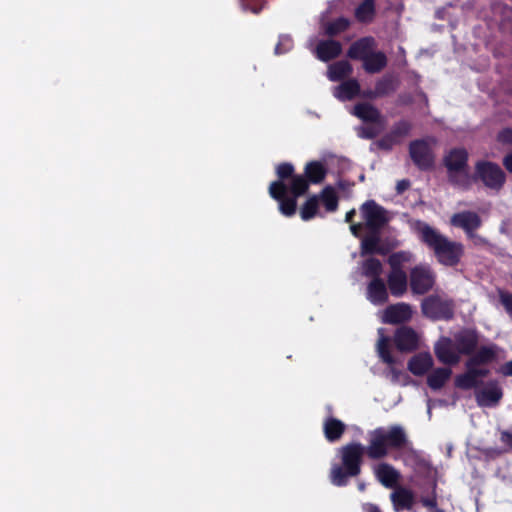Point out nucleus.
<instances>
[{
    "label": "nucleus",
    "mask_w": 512,
    "mask_h": 512,
    "mask_svg": "<svg viewBox=\"0 0 512 512\" xmlns=\"http://www.w3.org/2000/svg\"><path fill=\"white\" fill-rule=\"evenodd\" d=\"M415 231L420 241L433 251L438 263L447 267H455L464 255V245L448 239L437 229L424 221L418 220Z\"/></svg>",
    "instance_id": "obj_1"
},
{
    "label": "nucleus",
    "mask_w": 512,
    "mask_h": 512,
    "mask_svg": "<svg viewBox=\"0 0 512 512\" xmlns=\"http://www.w3.org/2000/svg\"><path fill=\"white\" fill-rule=\"evenodd\" d=\"M499 350L494 343L480 346L477 352L464 362L465 371L455 377V387L471 390L482 385V379L491 373L488 366L498 360Z\"/></svg>",
    "instance_id": "obj_2"
},
{
    "label": "nucleus",
    "mask_w": 512,
    "mask_h": 512,
    "mask_svg": "<svg viewBox=\"0 0 512 512\" xmlns=\"http://www.w3.org/2000/svg\"><path fill=\"white\" fill-rule=\"evenodd\" d=\"M364 456H367V446L361 442L352 441L337 449L340 462L332 464L329 480L336 487H345L350 479L358 477L362 472Z\"/></svg>",
    "instance_id": "obj_3"
},
{
    "label": "nucleus",
    "mask_w": 512,
    "mask_h": 512,
    "mask_svg": "<svg viewBox=\"0 0 512 512\" xmlns=\"http://www.w3.org/2000/svg\"><path fill=\"white\" fill-rule=\"evenodd\" d=\"M408 443L407 433L401 425L377 427L368 432L367 458L384 459L390 451L402 450Z\"/></svg>",
    "instance_id": "obj_4"
},
{
    "label": "nucleus",
    "mask_w": 512,
    "mask_h": 512,
    "mask_svg": "<svg viewBox=\"0 0 512 512\" xmlns=\"http://www.w3.org/2000/svg\"><path fill=\"white\" fill-rule=\"evenodd\" d=\"M421 312L432 321H450L454 318L455 304L452 299L433 294L422 300Z\"/></svg>",
    "instance_id": "obj_5"
},
{
    "label": "nucleus",
    "mask_w": 512,
    "mask_h": 512,
    "mask_svg": "<svg viewBox=\"0 0 512 512\" xmlns=\"http://www.w3.org/2000/svg\"><path fill=\"white\" fill-rule=\"evenodd\" d=\"M469 154L465 148H452L443 158V164L448 172V179L452 185H462L464 182L459 175L468 178Z\"/></svg>",
    "instance_id": "obj_6"
},
{
    "label": "nucleus",
    "mask_w": 512,
    "mask_h": 512,
    "mask_svg": "<svg viewBox=\"0 0 512 512\" xmlns=\"http://www.w3.org/2000/svg\"><path fill=\"white\" fill-rule=\"evenodd\" d=\"M474 179L491 190L500 191L506 182V174L497 163L479 160L475 164Z\"/></svg>",
    "instance_id": "obj_7"
},
{
    "label": "nucleus",
    "mask_w": 512,
    "mask_h": 512,
    "mask_svg": "<svg viewBox=\"0 0 512 512\" xmlns=\"http://www.w3.org/2000/svg\"><path fill=\"white\" fill-rule=\"evenodd\" d=\"M436 284V273L429 264L420 263L410 269L409 286L414 295H425Z\"/></svg>",
    "instance_id": "obj_8"
},
{
    "label": "nucleus",
    "mask_w": 512,
    "mask_h": 512,
    "mask_svg": "<svg viewBox=\"0 0 512 512\" xmlns=\"http://www.w3.org/2000/svg\"><path fill=\"white\" fill-rule=\"evenodd\" d=\"M409 156L414 165L422 171L433 169L435 155L427 139H416L409 143Z\"/></svg>",
    "instance_id": "obj_9"
},
{
    "label": "nucleus",
    "mask_w": 512,
    "mask_h": 512,
    "mask_svg": "<svg viewBox=\"0 0 512 512\" xmlns=\"http://www.w3.org/2000/svg\"><path fill=\"white\" fill-rule=\"evenodd\" d=\"M361 214L365 220V226L369 231H381L389 222L387 211L374 200H367L362 204Z\"/></svg>",
    "instance_id": "obj_10"
},
{
    "label": "nucleus",
    "mask_w": 512,
    "mask_h": 512,
    "mask_svg": "<svg viewBox=\"0 0 512 512\" xmlns=\"http://www.w3.org/2000/svg\"><path fill=\"white\" fill-rule=\"evenodd\" d=\"M288 186L281 181H273L269 185V195L279 203L280 212L287 217L295 214L297 209V197H287Z\"/></svg>",
    "instance_id": "obj_11"
},
{
    "label": "nucleus",
    "mask_w": 512,
    "mask_h": 512,
    "mask_svg": "<svg viewBox=\"0 0 512 512\" xmlns=\"http://www.w3.org/2000/svg\"><path fill=\"white\" fill-rule=\"evenodd\" d=\"M480 333L474 328H464L454 334L453 341L455 350L459 355L471 357L480 348Z\"/></svg>",
    "instance_id": "obj_12"
},
{
    "label": "nucleus",
    "mask_w": 512,
    "mask_h": 512,
    "mask_svg": "<svg viewBox=\"0 0 512 512\" xmlns=\"http://www.w3.org/2000/svg\"><path fill=\"white\" fill-rule=\"evenodd\" d=\"M413 316L412 306L405 302L388 305L382 316V322L386 324H403L411 320Z\"/></svg>",
    "instance_id": "obj_13"
},
{
    "label": "nucleus",
    "mask_w": 512,
    "mask_h": 512,
    "mask_svg": "<svg viewBox=\"0 0 512 512\" xmlns=\"http://www.w3.org/2000/svg\"><path fill=\"white\" fill-rule=\"evenodd\" d=\"M451 224L462 228L469 238L476 237L475 231L482 225L481 217L473 211H463L455 213L451 217Z\"/></svg>",
    "instance_id": "obj_14"
},
{
    "label": "nucleus",
    "mask_w": 512,
    "mask_h": 512,
    "mask_svg": "<svg viewBox=\"0 0 512 512\" xmlns=\"http://www.w3.org/2000/svg\"><path fill=\"white\" fill-rule=\"evenodd\" d=\"M352 114L367 124H379L386 126V119L380 110L368 102L357 103L353 107Z\"/></svg>",
    "instance_id": "obj_15"
},
{
    "label": "nucleus",
    "mask_w": 512,
    "mask_h": 512,
    "mask_svg": "<svg viewBox=\"0 0 512 512\" xmlns=\"http://www.w3.org/2000/svg\"><path fill=\"white\" fill-rule=\"evenodd\" d=\"M394 343L401 352H413L418 348V335L413 328L402 326L395 332Z\"/></svg>",
    "instance_id": "obj_16"
},
{
    "label": "nucleus",
    "mask_w": 512,
    "mask_h": 512,
    "mask_svg": "<svg viewBox=\"0 0 512 512\" xmlns=\"http://www.w3.org/2000/svg\"><path fill=\"white\" fill-rule=\"evenodd\" d=\"M377 43L374 37L365 36L354 41L347 50V57L362 62L373 52Z\"/></svg>",
    "instance_id": "obj_17"
},
{
    "label": "nucleus",
    "mask_w": 512,
    "mask_h": 512,
    "mask_svg": "<svg viewBox=\"0 0 512 512\" xmlns=\"http://www.w3.org/2000/svg\"><path fill=\"white\" fill-rule=\"evenodd\" d=\"M437 359L445 365H456L460 361V355L455 350L454 341L450 338H442L434 348Z\"/></svg>",
    "instance_id": "obj_18"
},
{
    "label": "nucleus",
    "mask_w": 512,
    "mask_h": 512,
    "mask_svg": "<svg viewBox=\"0 0 512 512\" xmlns=\"http://www.w3.org/2000/svg\"><path fill=\"white\" fill-rule=\"evenodd\" d=\"M341 53L342 44L334 39L320 40L314 49L316 58L322 62L334 60L339 57Z\"/></svg>",
    "instance_id": "obj_19"
},
{
    "label": "nucleus",
    "mask_w": 512,
    "mask_h": 512,
    "mask_svg": "<svg viewBox=\"0 0 512 512\" xmlns=\"http://www.w3.org/2000/svg\"><path fill=\"white\" fill-rule=\"evenodd\" d=\"M502 397V388L496 381L489 382L485 388L476 393V401L481 407L496 406Z\"/></svg>",
    "instance_id": "obj_20"
},
{
    "label": "nucleus",
    "mask_w": 512,
    "mask_h": 512,
    "mask_svg": "<svg viewBox=\"0 0 512 512\" xmlns=\"http://www.w3.org/2000/svg\"><path fill=\"white\" fill-rule=\"evenodd\" d=\"M374 475L385 488H395L401 478L400 472L386 462H381L375 466Z\"/></svg>",
    "instance_id": "obj_21"
},
{
    "label": "nucleus",
    "mask_w": 512,
    "mask_h": 512,
    "mask_svg": "<svg viewBox=\"0 0 512 512\" xmlns=\"http://www.w3.org/2000/svg\"><path fill=\"white\" fill-rule=\"evenodd\" d=\"M366 295L374 305H383L389 300L388 288L382 278L372 279L368 283Z\"/></svg>",
    "instance_id": "obj_22"
},
{
    "label": "nucleus",
    "mask_w": 512,
    "mask_h": 512,
    "mask_svg": "<svg viewBox=\"0 0 512 512\" xmlns=\"http://www.w3.org/2000/svg\"><path fill=\"white\" fill-rule=\"evenodd\" d=\"M408 283L406 272L390 271L387 275V286L394 297H402L407 292Z\"/></svg>",
    "instance_id": "obj_23"
},
{
    "label": "nucleus",
    "mask_w": 512,
    "mask_h": 512,
    "mask_svg": "<svg viewBox=\"0 0 512 512\" xmlns=\"http://www.w3.org/2000/svg\"><path fill=\"white\" fill-rule=\"evenodd\" d=\"M346 431V425L335 417H327L323 422V432L330 443L339 441Z\"/></svg>",
    "instance_id": "obj_24"
},
{
    "label": "nucleus",
    "mask_w": 512,
    "mask_h": 512,
    "mask_svg": "<svg viewBox=\"0 0 512 512\" xmlns=\"http://www.w3.org/2000/svg\"><path fill=\"white\" fill-rule=\"evenodd\" d=\"M360 92L359 82L356 79H348L334 89L333 95L340 101H350L359 96Z\"/></svg>",
    "instance_id": "obj_25"
},
{
    "label": "nucleus",
    "mask_w": 512,
    "mask_h": 512,
    "mask_svg": "<svg viewBox=\"0 0 512 512\" xmlns=\"http://www.w3.org/2000/svg\"><path fill=\"white\" fill-rule=\"evenodd\" d=\"M386 253L387 250L380 245V231H369V234L361 241V255H385Z\"/></svg>",
    "instance_id": "obj_26"
},
{
    "label": "nucleus",
    "mask_w": 512,
    "mask_h": 512,
    "mask_svg": "<svg viewBox=\"0 0 512 512\" xmlns=\"http://www.w3.org/2000/svg\"><path fill=\"white\" fill-rule=\"evenodd\" d=\"M391 501L395 510H410L414 505L413 492L404 487H398L391 493Z\"/></svg>",
    "instance_id": "obj_27"
},
{
    "label": "nucleus",
    "mask_w": 512,
    "mask_h": 512,
    "mask_svg": "<svg viewBox=\"0 0 512 512\" xmlns=\"http://www.w3.org/2000/svg\"><path fill=\"white\" fill-rule=\"evenodd\" d=\"M362 63L363 69L367 73L376 74L387 66L388 60L384 52L373 51Z\"/></svg>",
    "instance_id": "obj_28"
},
{
    "label": "nucleus",
    "mask_w": 512,
    "mask_h": 512,
    "mask_svg": "<svg viewBox=\"0 0 512 512\" xmlns=\"http://www.w3.org/2000/svg\"><path fill=\"white\" fill-rule=\"evenodd\" d=\"M432 365V357L429 354H417L409 360L408 369L413 375L422 376Z\"/></svg>",
    "instance_id": "obj_29"
},
{
    "label": "nucleus",
    "mask_w": 512,
    "mask_h": 512,
    "mask_svg": "<svg viewBox=\"0 0 512 512\" xmlns=\"http://www.w3.org/2000/svg\"><path fill=\"white\" fill-rule=\"evenodd\" d=\"M398 86V80L392 74H385L375 83L373 95H379V97L387 96L396 91Z\"/></svg>",
    "instance_id": "obj_30"
},
{
    "label": "nucleus",
    "mask_w": 512,
    "mask_h": 512,
    "mask_svg": "<svg viewBox=\"0 0 512 512\" xmlns=\"http://www.w3.org/2000/svg\"><path fill=\"white\" fill-rule=\"evenodd\" d=\"M414 255L412 252L407 250H401L393 252L389 255L387 263L390 267V271L394 272H405L404 265L413 261Z\"/></svg>",
    "instance_id": "obj_31"
},
{
    "label": "nucleus",
    "mask_w": 512,
    "mask_h": 512,
    "mask_svg": "<svg viewBox=\"0 0 512 512\" xmlns=\"http://www.w3.org/2000/svg\"><path fill=\"white\" fill-rule=\"evenodd\" d=\"M304 173L309 183L319 184L325 179L327 170L321 162L311 161L306 164Z\"/></svg>",
    "instance_id": "obj_32"
},
{
    "label": "nucleus",
    "mask_w": 512,
    "mask_h": 512,
    "mask_svg": "<svg viewBox=\"0 0 512 512\" xmlns=\"http://www.w3.org/2000/svg\"><path fill=\"white\" fill-rule=\"evenodd\" d=\"M452 370L447 367L433 370L427 377V385L432 390H440L451 377Z\"/></svg>",
    "instance_id": "obj_33"
},
{
    "label": "nucleus",
    "mask_w": 512,
    "mask_h": 512,
    "mask_svg": "<svg viewBox=\"0 0 512 512\" xmlns=\"http://www.w3.org/2000/svg\"><path fill=\"white\" fill-rule=\"evenodd\" d=\"M383 332V328H380L378 330L379 339L377 342V352L384 363L388 365H394L395 359L390 352V338L388 336H385Z\"/></svg>",
    "instance_id": "obj_34"
},
{
    "label": "nucleus",
    "mask_w": 512,
    "mask_h": 512,
    "mask_svg": "<svg viewBox=\"0 0 512 512\" xmlns=\"http://www.w3.org/2000/svg\"><path fill=\"white\" fill-rule=\"evenodd\" d=\"M352 66L346 60L331 64L328 68V78L331 81H340L352 73Z\"/></svg>",
    "instance_id": "obj_35"
},
{
    "label": "nucleus",
    "mask_w": 512,
    "mask_h": 512,
    "mask_svg": "<svg viewBox=\"0 0 512 512\" xmlns=\"http://www.w3.org/2000/svg\"><path fill=\"white\" fill-rule=\"evenodd\" d=\"M351 25V22L348 18L338 17L324 26L325 35L329 37H335L343 32H345Z\"/></svg>",
    "instance_id": "obj_36"
},
{
    "label": "nucleus",
    "mask_w": 512,
    "mask_h": 512,
    "mask_svg": "<svg viewBox=\"0 0 512 512\" xmlns=\"http://www.w3.org/2000/svg\"><path fill=\"white\" fill-rule=\"evenodd\" d=\"M328 212H334L338 208V196L332 186H326L318 196Z\"/></svg>",
    "instance_id": "obj_37"
},
{
    "label": "nucleus",
    "mask_w": 512,
    "mask_h": 512,
    "mask_svg": "<svg viewBox=\"0 0 512 512\" xmlns=\"http://www.w3.org/2000/svg\"><path fill=\"white\" fill-rule=\"evenodd\" d=\"M309 182L303 175L296 174L290 181L288 191L295 197L304 195L309 189Z\"/></svg>",
    "instance_id": "obj_38"
},
{
    "label": "nucleus",
    "mask_w": 512,
    "mask_h": 512,
    "mask_svg": "<svg viewBox=\"0 0 512 512\" xmlns=\"http://www.w3.org/2000/svg\"><path fill=\"white\" fill-rule=\"evenodd\" d=\"M412 130V124L407 120H400L396 122L391 128L388 134L397 141V144H401L403 139L410 134Z\"/></svg>",
    "instance_id": "obj_39"
},
{
    "label": "nucleus",
    "mask_w": 512,
    "mask_h": 512,
    "mask_svg": "<svg viewBox=\"0 0 512 512\" xmlns=\"http://www.w3.org/2000/svg\"><path fill=\"white\" fill-rule=\"evenodd\" d=\"M318 209L319 197L317 195L309 197L300 209V216L302 220L309 221L314 218L318 213Z\"/></svg>",
    "instance_id": "obj_40"
},
{
    "label": "nucleus",
    "mask_w": 512,
    "mask_h": 512,
    "mask_svg": "<svg viewBox=\"0 0 512 512\" xmlns=\"http://www.w3.org/2000/svg\"><path fill=\"white\" fill-rule=\"evenodd\" d=\"M375 2H361L355 10V17L359 22L369 23L375 16Z\"/></svg>",
    "instance_id": "obj_41"
},
{
    "label": "nucleus",
    "mask_w": 512,
    "mask_h": 512,
    "mask_svg": "<svg viewBox=\"0 0 512 512\" xmlns=\"http://www.w3.org/2000/svg\"><path fill=\"white\" fill-rule=\"evenodd\" d=\"M363 274L372 279L381 278L380 275L383 271L382 263L379 259L371 257L363 262Z\"/></svg>",
    "instance_id": "obj_42"
},
{
    "label": "nucleus",
    "mask_w": 512,
    "mask_h": 512,
    "mask_svg": "<svg viewBox=\"0 0 512 512\" xmlns=\"http://www.w3.org/2000/svg\"><path fill=\"white\" fill-rule=\"evenodd\" d=\"M384 128L385 126H380L379 124H367L359 126L356 131L358 137L371 140L376 138L384 130Z\"/></svg>",
    "instance_id": "obj_43"
},
{
    "label": "nucleus",
    "mask_w": 512,
    "mask_h": 512,
    "mask_svg": "<svg viewBox=\"0 0 512 512\" xmlns=\"http://www.w3.org/2000/svg\"><path fill=\"white\" fill-rule=\"evenodd\" d=\"M293 47L294 41L292 37L288 34H281L275 46L274 53L275 55H283L291 51Z\"/></svg>",
    "instance_id": "obj_44"
},
{
    "label": "nucleus",
    "mask_w": 512,
    "mask_h": 512,
    "mask_svg": "<svg viewBox=\"0 0 512 512\" xmlns=\"http://www.w3.org/2000/svg\"><path fill=\"white\" fill-rule=\"evenodd\" d=\"M294 166L289 162H283L277 165L276 167V175L278 177L277 181H281L285 183L286 180H291L296 174L294 173Z\"/></svg>",
    "instance_id": "obj_45"
},
{
    "label": "nucleus",
    "mask_w": 512,
    "mask_h": 512,
    "mask_svg": "<svg viewBox=\"0 0 512 512\" xmlns=\"http://www.w3.org/2000/svg\"><path fill=\"white\" fill-rule=\"evenodd\" d=\"M497 293L501 305L512 320V293L500 288Z\"/></svg>",
    "instance_id": "obj_46"
},
{
    "label": "nucleus",
    "mask_w": 512,
    "mask_h": 512,
    "mask_svg": "<svg viewBox=\"0 0 512 512\" xmlns=\"http://www.w3.org/2000/svg\"><path fill=\"white\" fill-rule=\"evenodd\" d=\"M372 145L383 151H391L393 147L398 144L396 140H394L388 133H386Z\"/></svg>",
    "instance_id": "obj_47"
},
{
    "label": "nucleus",
    "mask_w": 512,
    "mask_h": 512,
    "mask_svg": "<svg viewBox=\"0 0 512 512\" xmlns=\"http://www.w3.org/2000/svg\"><path fill=\"white\" fill-rule=\"evenodd\" d=\"M496 140L500 144L512 146V128L506 127L501 129L497 133Z\"/></svg>",
    "instance_id": "obj_48"
},
{
    "label": "nucleus",
    "mask_w": 512,
    "mask_h": 512,
    "mask_svg": "<svg viewBox=\"0 0 512 512\" xmlns=\"http://www.w3.org/2000/svg\"><path fill=\"white\" fill-rule=\"evenodd\" d=\"M262 2H241V8L243 11H251L254 14H258L263 9Z\"/></svg>",
    "instance_id": "obj_49"
},
{
    "label": "nucleus",
    "mask_w": 512,
    "mask_h": 512,
    "mask_svg": "<svg viewBox=\"0 0 512 512\" xmlns=\"http://www.w3.org/2000/svg\"><path fill=\"white\" fill-rule=\"evenodd\" d=\"M506 452H507L506 449L499 448V447H489V448H486L484 451L485 455L492 459H496V458L502 456L503 454H505Z\"/></svg>",
    "instance_id": "obj_50"
},
{
    "label": "nucleus",
    "mask_w": 512,
    "mask_h": 512,
    "mask_svg": "<svg viewBox=\"0 0 512 512\" xmlns=\"http://www.w3.org/2000/svg\"><path fill=\"white\" fill-rule=\"evenodd\" d=\"M500 441L505 444L509 449H512V432L503 430L500 433Z\"/></svg>",
    "instance_id": "obj_51"
},
{
    "label": "nucleus",
    "mask_w": 512,
    "mask_h": 512,
    "mask_svg": "<svg viewBox=\"0 0 512 512\" xmlns=\"http://www.w3.org/2000/svg\"><path fill=\"white\" fill-rule=\"evenodd\" d=\"M410 187V181L408 179H402L397 182L396 190L397 193L401 194Z\"/></svg>",
    "instance_id": "obj_52"
},
{
    "label": "nucleus",
    "mask_w": 512,
    "mask_h": 512,
    "mask_svg": "<svg viewBox=\"0 0 512 512\" xmlns=\"http://www.w3.org/2000/svg\"><path fill=\"white\" fill-rule=\"evenodd\" d=\"M502 163L505 169L512 174V152L504 156Z\"/></svg>",
    "instance_id": "obj_53"
},
{
    "label": "nucleus",
    "mask_w": 512,
    "mask_h": 512,
    "mask_svg": "<svg viewBox=\"0 0 512 512\" xmlns=\"http://www.w3.org/2000/svg\"><path fill=\"white\" fill-rule=\"evenodd\" d=\"M421 502H422L423 506L429 507V508H434L437 505L436 496L422 498Z\"/></svg>",
    "instance_id": "obj_54"
},
{
    "label": "nucleus",
    "mask_w": 512,
    "mask_h": 512,
    "mask_svg": "<svg viewBox=\"0 0 512 512\" xmlns=\"http://www.w3.org/2000/svg\"><path fill=\"white\" fill-rule=\"evenodd\" d=\"M362 229H363V224L362 223H351V225H350L351 233L355 237H359L360 236V232H361Z\"/></svg>",
    "instance_id": "obj_55"
},
{
    "label": "nucleus",
    "mask_w": 512,
    "mask_h": 512,
    "mask_svg": "<svg viewBox=\"0 0 512 512\" xmlns=\"http://www.w3.org/2000/svg\"><path fill=\"white\" fill-rule=\"evenodd\" d=\"M501 373L505 376H512V360L511 361H508L506 362L502 367H501Z\"/></svg>",
    "instance_id": "obj_56"
},
{
    "label": "nucleus",
    "mask_w": 512,
    "mask_h": 512,
    "mask_svg": "<svg viewBox=\"0 0 512 512\" xmlns=\"http://www.w3.org/2000/svg\"><path fill=\"white\" fill-rule=\"evenodd\" d=\"M389 366H390V374L392 376V381L397 382L399 379V376L401 374V371L398 370L397 368L393 367V365H389Z\"/></svg>",
    "instance_id": "obj_57"
},
{
    "label": "nucleus",
    "mask_w": 512,
    "mask_h": 512,
    "mask_svg": "<svg viewBox=\"0 0 512 512\" xmlns=\"http://www.w3.org/2000/svg\"><path fill=\"white\" fill-rule=\"evenodd\" d=\"M355 215H356V211H355L354 209H352V210L348 211V212L346 213V216H345V221H346L347 223H350V224H351V223H353V220H354Z\"/></svg>",
    "instance_id": "obj_58"
},
{
    "label": "nucleus",
    "mask_w": 512,
    "mask_h": 512,
    "mask_svg": "<svg viewBox=\"0 0 512 512\" xmlns=\"http://www.w3.org/2000/svg\"><path fill=\"white\" fill-rule=\"evenodd\" d=\"M362 96L370 99L379 98V95H373V90L364 91Z\"/></svg>",
    "instance_id": "obj_59"
},
{
    "label": "nucleus",
    "mask_w": 512,
    "mask_h": 512,
    "mask_svg": "<svg viewBox=\"0 0 512 512\" xmlns=\"http://www.w3.org/2000/svg\"><path fill=\"white\" fill-rule=\"evenodd\" d=\"M366 512H381V510L377 505L369 504L366 508Z\"/></svg>",
    "instance_id": "obj_60"
},
{
    "label": "nucleus",
    "mask_w": 512,
    "mask_h": 512,
    "mask_svg": "<svg viewBox=\"0 0 512 512\" xmlns=\"http://www.w3.org/2000/svg\"><path fill=\"white\" fill-rule=\"evenodd\" d=\"M358 488H359L360 491H364L365 485L363 483H361V484L358 485Z\"/></svg>",
    "instance_id": "obj_61"
}]
</instances>
